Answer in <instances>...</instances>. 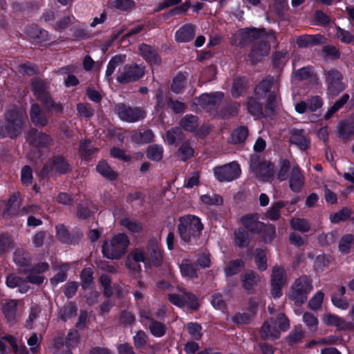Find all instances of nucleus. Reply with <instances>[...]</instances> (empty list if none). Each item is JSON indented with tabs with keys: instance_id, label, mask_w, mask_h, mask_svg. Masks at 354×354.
Here are the masks:
<instances>
[{
	"instance_id": "1",
	"label": "nucleus",
	"mask_w": 354,
	"mask_h": 354,
	"mask_svg": "<svg viewBox=\"0 0 354 354\" xmlns=\"http://www.w3.org/2000/svg\"><path fill=\"white\" fill-rule=\"evenodd\" d=\"M129 243L128 236L124 233H120L104 242L102 254L109 259H121L127 253Z\"/></svg>"
},
{
	"instance_id": "2",
	"label": "nucleus",
	"mask_w": 354,
	"mask_h": 354,
	"mask_svg": "<svg viewBox=\"0 0 354 354\" xmlns=\"http://www.w3.org/2000/svg\"><path fill=\"white\" fill-rule=\"evenodd\" d=\"M289 328V319L283 313H279L276 319L272 317L263 323L261 335L263 338L277 339L279 338L281 332L286 331Z\"/></svg>"
},
{
	"instance_id": "3",
	"label": "nucleus",
	"mask_w": 354,
	"mask_h": 354,
	"mask_svg": "<svg viewBox=\"0 0 354 354\" xmlns=\"http://www.w3.org/2000/svg\"><path fill=\"white\" fill-rule=\"evenodd\" d=\"M203 229L201 219L193 215H187L180 218L178 233L185 243H188L198 237Z\"/></svg>"
},
{
	"instance_id": "4",
	"label": "nucleus",
	"mask_w": 354,
	"mask_h": 354,
	"mask_svg": "<svg viewBox=\"0 0 354 354\" xmlns=\"http://www.w3.org/2000/svg\"><path fill=\"white\" fill-rule=\"evenodd\" d=\"M273 77L262 80L255 88V95L258 99H264L268 109L272 110L277 104V86Z\"/></svg>"
},
{
	"instance_id": "5",
	"label": "nucleus",
	"mask_w": 354,
	"mask_h": 354,
	"mask_svg": "<svg viewBox=\"0 0 354 354\" xmlns=\"http://www.w3.org/2000/svg\"><path fill=\"white\" fill-rule=\"evenodd\" d=\"M312 290L311 280L307 276H301L292 283L289 297L295 304L301 306L306 301L308 295Z\"/></svg>"
},
{
	"instance_id": "6",
	"label": "nucleus",
	"mask_w": 354,
	"mask_h": 354,
	"mask_svg": "<svg viewBox=\"0 0 354 354\" xmlns=\"http://www.w3.org/2000/svg\"><path fill=\"white\" fill-rule=\"evenodd\" d=\"M250 169L261 181H270L274 178L273 165L272 163L270 162H261L257 156L251 158Z\"/></svg>"
},
{
	"instance_id": "7",
	"label": "nucleus",
	"mask_w": 354,
	"mask_h": 354,
	"mask_svg": "<svg viewBox=\"0 0 354 354\" xmlns=\"http://www.w3.org/2000/svg\"><path fill=\"white\" fill-rule=\"evenodd\" d=\"M214 176L219 182H231L239 178L241 169L236 162H232L214 169Z\"/></svg>"
},
{
	"instance_id": "8",
	"label": "nucleus",
	"mask_w": 354,
	"mask_h": 354,
	"mask_svg": "<svg viewBox=\"0 0 354 354\" xmlns=\"http://www.w3.org/2000/svg\"><path fill=\"white\" fill-rule=\"evenodd\" d=\"M265 29L244 28L236 31L232 37L231 42L234 46H242L253 39L260 38L264 35Z\"/></svg>"
},
{
	"instance_id": "9",
	"label": "nucleus",
	"mask_w": 354,
	"mask_h": 354,
	"mask_svg": "<svg viewBox=\"0 0 354 354\" xmlns=\"http://www.w3.org/2000/svg\"><path fill=\"white\" fill-rule=\"evenodd\" d=\"M152 313L147 309H142L140 313L141 323L156 337H162L166 332V326L163 323L155 320Z\"/></svg>"
},
{
	"instance_id": "10",
	"label": "nucleus",
	"mask_w": 354,
	"mask_h": 354,
	"mask_svg": "<svg viewBox=\"0 0 354 354\" xmlns=\"http://www.w3.org/2000/svg\"><path fill=\"white\" fill-rule=\"evenodd\" d=\"M263 35L266 36L267 41L255 44L249 55L252 63H255L260 60L261 57L267 56L270 50V46L268 43L274 42L276 40V37L272 31L268 33L265 32Z\"/></svg>"
},
{
	"instance_id": "11",
	"label": "nucleus",
	"mask_w": 354,
	"mask_h": 354,
	"mask_svg": "<svg viewBox=\"0 0 354 354\" xmlns=\"http://www.w3.org/2000/svg\"><path fill=\"white\" fill-rule=\"evenodd\" d=\"M327 84V93L330 96H335L345 88L342 82V74L335 69H331L325 73Z\"/></svg>"
},
{
	"instance_id": "12",
	"label": "nucleus",
	"mask_w": 354,
	"mask_h": 354,
	"mask_svg": "<svg viewBox=\"0 0 354 354\" xmlns=\"http://www.w3.org/2000/svg\"><path fill=\"white\" fill-rule=\"evenodd\" d=\"M145 74V67L142 65H126L120 70L117 80L120 83L134 82L142 77Z\"/></svg>"
},
{
	"instance_id": "13",
	"label": "nucleus",
	"mask_w": 354,
	"mask_h": 354,
	"mask_svg": "<svg viewBox=\"0 0 354 354\" xmlns=\"http://www.w3.org/2000/svg\"><path fill=\"white\" fill-rule=\"evenodd\" d=\"M93 272L90 268L83 269L80 274L82 288L84 290H89L88 295H86L85 297L87 302L90 304L96 303L99 297V292L96 290H92L93 286Z\"/></svg>"
},
{
	"instance_id": "14",
	"label": "nucleus",
	"mask_w": 354,
	"mask_h": 354,
	"mask_svg": "<svg viewBox=\"0 0 354 354\" xmlns=\"http://www.w3.org/2000/svg\"><path fill=\"white\" fill-rule=\"evenodd\" d=\"M116 112L121 120L128 122H135L146 115L145 112L140 108H131L122 104L117 105Z\"/></svg>"
},
{
	"instance_id": "15",
	"label": "nucleus",
	"mask_w": 354,
	"mask_h": 354,
	"mask_svg": "<svg viewBox=\"0 0 354 354\" xmlns=\"http://www.w3.org/2000/svg\"><path fill=\"white\" fill-rule=\"evenodd\" d=\"M224 95L221 92H216L212 93H203L200 97L194 99V104L199 105L203 109L211 110L218 105Z\"/></svg>"
},
{
	"instance_id": "16",
	"label": "nucleus",
	"mask_w": 354,
	"mask_h": 354,
	"mask_svg": "<svg viewBox=\"0 0 354 354\" xmlns=\"http://www.w3.org/2000/svg\"><path fill=\"white\" fill-rule=\"evenodd\" d=\"M160 241V238L152 237L149 239L147 245V256L156 266H160L163 259Z\"/></svg>"
},
{
	"instance_id": "17",
	"label": "nucleus",
	"mask_w": 354,
	"mask_h": 354,
	"mask_svg": "<svg viewBox=\"0 0 354 354\" xmlns=\"http://www.w3.org/2000/svg\"><path fill=\"white\" fill-rule=\"evenodd\" d=\"M322 319L326 326H334L339 330H350L354 327L353 323L346 322L343 318L330 313L324 314Z\"/></svg>"
},
{
	"instance_id": "18",
	"label": "nucleus",
	"mask_w": 354,
	"mask_h": 354,
	"mask_svg": "<svg viewBox=\"0 0 354 354\" xmlns=\"http://www.w3.org/2000/svg\"><path fill=\"white\" fill-rule=\"evenodd\" d=\"M66 346L62 344V348L59 346L57 342L55 343V350L54 354H71L69 348H73L77 345L79 342V335L76 330L68 332L66 337Z\"/></svg>"
},
{
	"instance_id": "19",
	"label": "nucleus",
	"mask_w": 354,
	"mask_h": 354,
	"mask_svg": "<svg viewBox=\"0 0 354 354\" xmlns=\"http://www.w3.org/2000/svg\"><path fill=\"white\" fill-rule=\"evenodd\" d=\"M326 39L321 35H304L299 36L296 43L300 48H308L315 45L324 44Z\"/></svg>"
},
{
	"instance_id": "20",
	"label": "nucleus",
	"mask_w": 354,
	"mask_h": 354,
	"mask_svg": "<svg viewBox=\"0 0 354 354\" xmlns=\"http://www.w3.org/2000/svg\"><path fill=\"white\" fill-rule=\"evenodd\" d=\"M27 140L30 145L35 147H46L50 142V138L46 133L39 132L35 129L29 131L27 136Z\"/></svg>"
},
{
	"instance_id": "21",
	"label": "nucleus",
	"mask_w": 354,
	"mask_h": 354,
	"mask_svg": "<svg viewBox=\"0 0 354 354\" xmlns=\"http://www.w3.org/2000/svg\"><path fill=\"white\" fill-rule=\"evenodd\" d=\"M31 88L35 95L43 103H48V97L50 96L47 92V85L44 81L39 78L32 80Z\"/></svg>"
},
{
	"instance_id": "22",
	"label": "nucleus",
	"mask_w": 354,
	"mask_h": 354,
	"mask_svg": "<svg viewBox=\"0 0 354 354\" xmlns=\"http://www.w3.org/2000/svg\"><path fill=\"white\" fill-rule=\"evenodd\" d=\"M69 170L68 164L62 157H55L44 167L46 173L49 171H55L57 174H64Z\"/></svg>"
},
{
	"instance_id": "23",
	"label": "nucleus",
	"mask_w": 354,
	"mask_h": 354,
	"mask_svg": "<svg viewBox=\"0 0 354 354\" xmlns=\"http://www.w3.org/2000/svg\"><path fill=\"white\" fill-rule=\"evenodd\" d=\"M140 54L151 66L152 68L159 65L160 59L156 52L147 44H142L139 47Z\"/></svg>"
},
{
	"instance_id": "24",
	"label": "nucleus",
	"mask_w": 354,
	"mask_h": 354,
	"mask_svg": "<svg viewBox=\"0 0 354 354\" xmlns=\"http://www.w3.org/2000/svg\"><path fill=\"white\" fill-rule=\"evenodd\" d=\"M304 185V177L301 173V171L298 167H294L292 169L289 185L291 190L294 192H299L301 191L302 187Z\"/></svg>"
},
{
	"instance_id": "25",
	"label": "nucleus",
	"mask_w": 354,
	"mask_h": 354,
	"mask_svg": "<svg viewBox=\"0 0 354 354\" xmlns=\"http://www.w3.org/2000/svg\"><path fill=\"white\" fill-rule=\"evenodd\" d=\"M195 33V26L187 24L176 31L175 38L178 42H188L194 38Z\"/></svg>"
},
{
	"instance_id": "26",
	"label": "nucleus",
	"mask_w": 354,
	"mask_h": 354,
	"mask_svg": "<svg viewBox=\"0 0 354 354\" xmlns=\"http://www.w3.org/2000/svg\"><path fill=\"white\" fill-rule=\"evenodd\" d=\"M290 141L302 151L307 149L310 145L309 139L302 130H293L290 138Z\"/></svg>"
},
{
	"instance_id": "27",
	"label": "nucleus",
	"mask_w": 354,
	"mask_h": 354,
	"mask_svg": "<svg viewBox=\"0 0 354 354\" xmlns=\"http://www.w3.org/2000/svg\"><path fill=\"white\" fill-rule=\"evenodd\" d=\"M179 268L181 275L184 278L190 280H194L198 278L196 266L190 260L183 259L180 264Z\"/></svg>"
},
{
	"instance_id": "28",
	"label": "nucleus",
	"mask_w": 354,
	"mask_h": 354,
	"mask_svg": "<svg viewBox=\"0 0 354 354\" xmlns=\"http://www.w3.org/2000/svg\"><path fill=\"white\" fill-rule=\"evenodd\" d=\"M257 215H247L241 219L243 225L250 232L259 233L265 227L264 224L260 222Z\"/></svg>"
},
{
	"instance_id": "29",
	"label": "nucleus",
	"mask_w": 354,
	"mask_h": 354,
	"mask_svg": "<svg viewBox=\"0 0 354 354\" xmlns=\"http://www.w3.org/2000/svg\"><path fill=\"white\" fill-rule=\"evenodd\" d=\"M30 118L32 122L37 127H44L48 123L45 114L36 104H33L31 106Z\"/></svg>"
},
{
	"instance_id": "30",
	"label": "nucleus",
	"mask_w": 354,
	"mask_h": 354,
	"mask_svg": "<svg viewBox=\"0 0 354 354\" xmlns=\"http://www.w3.org/2000/svg\"><path fill=\"white\" fill-rule=\"evenodd\" d=\"M48 265L46 263H42L37 268L30 270L27 274V278L30 283L40 284L44 281V277L41 272L48 269Z\"/></svg>"
},
{
	"instance_id": "31",
	"label": "nucleus",
	"mask_w": 354,
	"mask_h": 354,
	"mask_svg": "<svg viewBox=\"0 0 354 354\" xmlns=\"http://www.w3.org/2000/svg\"><path fill=\"white\" fill-rule=\"evenodd\" d=\"M339 136L342 138H347L354 133V120H348L340 122L337 125Z\"/></svg>"
},
{
	"instance_id": "32",
	"label": "nucleus",
	"mask_w": 354,
	"mask_h": 354,
	"mask_svg": "<svg viewBox=\"0 0 354 354\" xmlns=\"http://www.w3.org/2000/svg\"><path fill=\"white\" fill-rule=\"evenodd\" d=\"M248 136V130L245 127H239L235 129L230 138L229 142L232 144H240L243 142Z\"/></svg>"
},
{
	"instance_id": "33",
	"label": "nucleus",
	"mask_w": 354,
	"mask_h": 354,
	"mask_svg": "<svg viewBox=\"0 0 354 354\" xmlns=\"http://www.w3.org/2000/svg\"><path fill=\"white\" fill-rule=\"evenodd\" d=\"M200 200L207 206H221L223 204L222 196L214 193L203 194L200 196Z\"/></svg>"
},
{
	"instance_id": "34",
	"label": "nucleus",
	"mask_w": 354,
	"mask_h": 354,
	"mask_svg": "<svg viewBox=\"0 0 354 354\" xmlns=\"http://www.w3.org/2000/svg\"><path fill=\"white\" fill-rule=\"evenodd\" d=\"M126 56L122 55H116L113 57L109 62L106 70V77L111 82V75L114 73L115 68L125 61Z\"/></svg>"
},
{
	"instance_id": "35",
	"label": "nucleus",
	"mask_w": 354,
	"mask_h": 354,
	"mask_svg": "<svg viewBox=\"0 0 354 354\" xmlns=\"http://www.w3.org/2000/svg\"><path fill=\"white\" fill-rule=\"evenodd\" d=\"M96 169L99 174L109 180H114L118 176V174L111 168L108 163L103 160L97 164Z\"/></svg>"
},
{
	"instance_id": "36",
	"label": "nucleus",
	"mask_w": 354,
	"mask_h": 354,
	"mask_svg": "<svg viewBox=\"0 0 354 354\" xmlns=\"http://www.w3.org/2000/svg\"><path fill=\"white\" fill-rule=\"evenodd\" d=\"M271 283L285 285L286 283V273L285 270L280 266H274L271 274Z\"/></svg>"
},
{
	"instance_id": "37",
	"label": "nucleus",
	"mask_w": 354,
	"mask_h": 354,
	"mask_svg": "<svg viewBox=\"0 0 354 354\" xmlns=\"http://www.w3.org/2000/svg\"><path fill=\"white\" fill-rule=\"evenodd\" d=\"M6 284L11 288L19 287V291L21 293L26 292L28 288V286L24 283L22 279L15 274H10L7 277Z\"/></svg>"
},
{
	"instance_id": "38",
	"label": "nucleus",
	"mask_w": 354,
	"mask_h": 354,
	"mask_svg": "<svg viewBox=\"0 0 354 354\" xmlns=\"http://www.w3.org/2000/svg\"><path fill=\"white\" fill-rule=\"evenodd\" d=\"M288 203L283 201H277L272 205L266 212V217L270 220L275 221L279 218L281 216L280 209L285 207Z\"/></svg>"
},
{
	"instance_id": "39",
	"label": "nucleus",
	"mask_w": 354,
	"mask_h": 354,
	"mask_svg": "<svg viewBox=\"0 0 354 354\" xmlns=\"http://www.w3.org/2000/svg\"><path fill=\"white\" fill-rule=\"evenodd\" d=\"M136 3L133 0H113L109 1L108 6L111 8H115L121 11H127L133 8Z\"/></svg>"
},
{
	"instance_id": "40",
	"label": "nucleus",
	"mask_w": 354,
	"mask_h": 354,
	"mask_svg": "<svg viewBox=\"0 0 354 354\" xmlns=\"http://www.w3.org/2000/svg\"><path fill=\"white\" fill-rule=\"evenodd\" d=\"M194 151L192 146L189 142H186L180 145L179 147L177 156L178 158L182 160L185 161L186 160L192 158L194 156Z\"/></svg>"
},
{
	"instance_id": "41",
	"label": "nucleus",
	"mask_w": 354,
	"mask_h": 354,
	"mask_svg": "<svg viewBox=\"0 0 354 354\" xmlns=\"http://www.w3.org/2000/svg\"><path fill=\"white\" fill-rule=\"evenodd\" d=\"M131 138L137 143H147L152 141L153 134L151 130H146L143 132L134 131L132 133Z\"/></svg>"
},
{
	"instance_id": "42",
	"label": "nucleus",
	"mask_w": 354,
	"mask_h": 354,
	"mask_svg": "<svg viewBox=\"0 0 354 354\" xmlns=\"http://www.w3.org/2000/svg\"><path fill=\"white\" fill-rule=\"evenodd\" d=\"M302 321L309 330L315 332L317 330L319 320L313 314L308 312L304 313L302 316Z\"/></svg>"
},
{
	"instance_id": "43",
	"label": "nucleus",
	"mask_w": 354,
	"mask_h": 354,
	"mask_svg": "<svg viewBox=\"0 0 354 354\" xmlns=\"http://www.w3.org/2000/svg\"><path fill=\"white\" fill-rule=\"evenodd\" d=\"M180 125L185 130L193 131L198 125L197 118L192 115H186L181 120Z\"/></svg>"
},
{
	"instance_id": "44",
	"label": "nucleus",
	"mask_w": 354,
	"mask_h": 354,
	"mask_svg": "<svg viewBox=\"0 0 354 354\" xmlns=\"http://www.w3.org/2000/svg\"><path fill=\"white\" fill-rule=\"evenodd\" d=\"M17 311V301L11 300L3 306V313L8 321H12L15 319Z\"/></svg>"
},
{
	"instance_id": "45",
	"label": "nucleus",
	"mask_w": 354,
	"mask_h": 354,
	"mask_svg": "<svg viewBox=\"0 0 354 354\" xmlns=\"http://www.w3.org/2000/svg\"><path fill=\"white\" fill-rule=\"evenodd\" d=\"M349 95L344 94L333 106H331L324 115L325 120H328L348 100Z\"/></svg>"
},
{
	"instance_id": "46",
	"label": "nucleus",
	"mask_w": 354,
	"mask_h": 354,
	"mask_svg": "<svg viewBox=\"0 0 354 354\" xmlns=\"http://www.w3.org/2000/svg\"><path fill=\"white\" fill-rule=\"evenodd\" d=\"M120 223L131 232H140L142 230V225L140 222L130 218H124L121 220Z\"/></svg>"
},
{
	"instance_id": "47",
	"label": "nucleus",
	"mask_w": 354,
	"mask_h": 354,
	"mask_svg": "<svg viewBox=\"0 0 354 354\" xmlns=\"http://www.w3.org/2000/svg\"><path fill=\"white\" fill-rule=\"evenodd\" d=\"M259 99L257 97H251L247 102V108L248 111L253 115L260 116L262 114L261 104L258 101Z\"/></svg>"
},
{
	"instance_id": "48",
	"label": "nucleus",
	"mask_w": 354,
	"mask_h": 354,
	"mask_svg": "<svg viewBox=\"0 0 354 354\" xmlns=\"http://www.w3.org/2000/svg\"><path fill=\"white\" fill-rule=\"evenodd\" d=\"M292 229L301 232H306L310 230V225L307 220L304 218H292L290 221Z\"/></svg>"
},
{
	"instance_id": "49",
	"label": "nucleus",
	"mask_w": 354,
	"mask_h": 354,
	"mask_svg": "<svg viewBox=\"0 0 354 354\" xmlns=\"http://www.w3.org/2000/svg\"><path fill=\"white\" fill-rule=\"evenodd\" d=\"M254 261L259 270L264 271L267 269V258L264 250H256Z\"/></svg>"
},
{
	"instance_id": "50",
	"label": "nucleus",
	"mask_w": 354,
	"mask_h": 354,
	"mask_svg": "<svg viewBox=\"0 0 354 354\" xmlns=\"http://www.w3.org/2000/svg\"><path fill=\"white\" fill-rule=\"evenodd\" d=\"M77 314L76 307L72 304L68 305L61 308L59 311V315L63 321H66L68 319L75 316Z\"/></svg>"
},
{
	"instance_id": "51",
	"label": "nucleus",
	"mask_w": 354,
	"mask_h": 354,
	"mask_svg": "<svg viewBox=\"0 0 354 354\" xmlns=\"http://www.w3.org/2000/svg\"><path fill=\"white\" fill-rule=\"evenodd\" d=\"M243 265L244 263L242 260H234L231 261L225 269L226 276L230 277L237 274L243 267Z\"/></svg>"
},
{
	"instance_id": "52",
	"label": "nucleus",
	"mask_w": 354,
	"mask_h": 354,
	"mask_svg": "<svg viewBox=\"0 0 354 354\" xmlns=\"http://www.w3.org/2000/svg\"><path fill=\"white\" fill-rule=\"evenodd\" d=\"M186 77L183 74L177 75L173 80L171 84V89L173 92L178 93L181 91L185 84Z\"/></svg>"
},
{
	"instance_id": "53",
	"label": "nucleus",
	"mask_w": 354,
	"mask_h": 354,
	"mask_svg": "<svg viewBox=\"0 0 354 354\" xmlns=\"http://www.w3.org/2000/svg\"><path fill=\"white\" fill-rule=\"evenodd\" d=\"M246 81L245 78H238L234 80L232 87V94L233 97H239L243 93Z\"/></svg>"
},
{
	"instance_id": "54",
	"label": "nucleus",
	"mask_w": 354,
	"mask_h": 354,
	"mask_svg": "<svg viewBox=\"0 0 354 354\" xmlns=\"http://www.w3.org/2000/svg\"><path fill=\"white\" fill-rule=\"evenodd\" d=\"M324 294L322 291H317L308 302V306L311 310H316L321 308Z\"/></svg>"
},
{
	"instance_id": "55",
	"label": "nucleus",
	"mask_w": 354,
	"mask_h": 354,
	"mask_svg": "<svg viewBox=\"0 0 354 354\" xmlns=\"http://www.w3.org/2000/svg\"><path fill=\"white\" fill-rule=\"evenodd\" d=\"M14 261L19 266H24L28 263L29 257L23 249H17L14 253Z\"/></svg>"
},
{
	"instance_id": "56",
	"label": "nucleus",
	"mask_w": 354,
	"mask_h": 354,
	"mask_svg": "<svg viewBox=\"0 0 354 354\" xmlns=\"http://www.w3.org/2000/svg\"><path fill=\"white\" fill-rule=\"evenodd\" d=\"M183 297H185V307L186 306L193 310L198 309L199 304L196 297L194 295L183 290Z\"/></svg>"
},
{
	"instance_id": "57",
	"label": "nucleus",
	"mask_w": 354,
	"mask_h": 354,
	"mask_svg": "<svg viewBox=\"0 0 354 354\" xmlns=\"http://www.w3.org/2000/svg\"><path fill=\"white\" fill-rule=\"evenodd\" d=\"M257 281V276L253 271L247 272L242 279L243 286L248 290H250Z\"/></svg>"
},
{
	"instance_id": "58",
	"label": "nucleus",
	"mask_w": 354,
	"mask_h": 354,
	"mask_svg": "<svg viewBox=\"0 0 354 354\" xmlns=\"http://www.w3.org/2000/svg\"><path fill=\"white\" fill-rule=\"evenodd\" d=\"M163 149L162 147L153 145L151 146L147 150V157L153 160L158 161L162 159Z\"/></svg>"
},
{
	"instance_id": "59",
	"label": "nucleus",
	"mask_w": 354,
	"mask_h": 354,
	"mask_svg": "<svg viewBox=\"0 0 354 354\" xmlns=\"http://www.w3.org/2000/svg\"><path fill=\"white\" fill-rule=\"evenodd\" d=\"M249 243L248 234L243 230L235 232L234 244L239 247H245Z\"/></svg>"
},
{
	"instance_id": "60",
	"label": "nucleus",
	"mask_w": 354,
	"mask_h": 354,
	"mask_svg": "<svg viewBox=\"0 0 354 354\" xmlns=\"http://www.w3.org/2000/svg\"><path fill=\"white\" fill-rule=\"evenodd\" d=\"M71 23V17L68 15H63L57 17L53 24V26L56 30L61 31L68 27Z\"/></svg>"
},
{
	"instance_id": "61",
	"label": "nucleus",
	"mask_w": 354,
	"mask_h": 354,
	"mask_svg": "<svg viewBox=\"0 0 354 354\" xmlns=\"http://www.w3.org/2000/svg\"><path fill=\"white\" fill-rule=\"evenodd\" d=\"M335 35L338 39L344 43H351L354 39V36L348 31L339 27H336Z\"/></svg>"
},
{
	"instance_id": "62",
	"label": "nucleus",
	"mask_w": 354,
	"mask_h": 354,
	"mask_svg": "<svg viewBox=\"0 0 354 354\" xmlns=\"http://www.w3.org/2000/svg\"><path fill=\"white\" fill-rule=\"evenodd\" d=\"M77 111L81 117L86 119L91 118L94 113V110L91 109L90 105L84 103H80L77 105Z\"/></svg>"
},
{
	"instance_id": "63",
	"label": "nucleus",
	"mask_w": 354,
	"mask_h": 354,
	"mask_svg": "<svg viewBox=\"0 0 354 354\" xmlns=\"http://www.w3.org/2000/svg\"><path fill=\"white\" fill-rule=\"evenodd\" d=\"M90 141L88 140H82L80 145V152L84 159H88L95 151V149L89 148Z\"/></svg>"
},
{
	"instance_id": "64",
	"label": "nucleus",
	"mask_w": 354,
	"mask_h": 354,
	"mask_svg": "<svg viewBox=\"0 0 354 354\" xmlns=\"http://www.w3.org/2000/svg\"><path fill=\"white\" fill-rule=\"evenodd\" d=\"M187 328L191 337L194 339L198 340L202 336L201 326L197 323H189Z\"/></svg>"
}]
</instances>
